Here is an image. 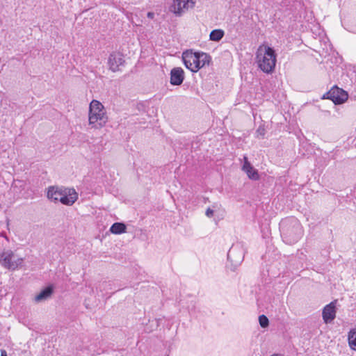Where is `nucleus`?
<instances>
[{"mask_svg": "<svg viewBox=\"0 0 356 356\" xmlns=\"http://www.w3.org/2000/svg\"><path fill=\"white\" fill-rule=\"evenodd\" d=\"M280 229L284 242L289 245L297 243L303 235L302 227L295 218L282 220L280 223Z\"/></svg>", "mask_w": 356, "mask_h": 356, "instance_id": "obj_1", "label": "nucleus"}, {"mask_svg": "<svg viewBox=\"0 0 356 356\" xmlns=\"http://www.w3.org/2000/svg\"><path fill=\"white\" fill-rule=\"evenodd\" d=\"M256 62L259 68L265 73H271L275 67L276 54L273 48L261 44L256 52Z\"/></svg>", "mask_w": 356, "mask_h": 356, "instance_id": "obj_2", "label": "nucleus"}, {"mask_svg": "<svg viewBox=\"0 0 356 356\" xmlns=\"http://www.w3.org/2000/svg\"><path fill=\"white\" fill-rule=\"evenodd\" d=\"M47 196L52 202H60L67 206L72 205L78 199V193L74 188L58 186H49Z\"/></svg>", "mask_w": 356, "mask_h": 356, "instance_id": "obj_3", "label": "nucleus"}, {"mask_svg": "<svg viewBox=\"0 0 356 356\" xmlns=\"http://www.w3.org/2000/svg\"><path fill=\"white\" fill-rule=\"evenodd\" d=\"M89 125L92 129H100L108 122V116L104 105L99 101L93 99L89 105Z\"/></svg>", "mask_w": 356, "mask_h": 356, "instance_id": "obj_4", "label": "nucleus"}, {"mask_svg": "<svg viewBox=\"0 0 356 356\" xmlns=\"http://www.w3.org/2000/svg\"><path fill=\"white\" fill-rule=\"evenodd\" d=\"M24 259L15 254L11 250H4L0 252V264L9 270H15L22 266Z\"/></svg>", "mask_w": 356, "mask_h": 356, "instance_id": "obj_5", "label": "nucleus"}, {"mask_svg": "<svg viewBox=\"0 0 356 356\" xmlns=\"http://www.w3.org/2000/svg\"><path fill=\"white\" fill-rule=\"evenodd\" d=\"M245 252V250L243 244L238 242L233 244L230 248L227 253V258L236 265L240 264L244 259Z\"/></svg>", "mask_w": 356, "mask_h": 356, "instance_id": "obj_6", "label": "nucleus"}, {"mask_svg": "<svg viewBox=\"0 0 356 356\" xmlns=\"http://www.w3.org/2000/svg\"><path fill=\"white\" fill-rule=\"evenodd\" d=\"M348 93L341 88L337 86L331 88L323 97L332 100L335 104H340L348 99Z\"/></svg>", "mask_w": 356, "mask_h": 356, "instance_id": "obj_7", "label": "nucleus"}, {"mask_svg": "<svg viewBox=\"0 0 356 356\" xmlns=\"http://www.w3.org/2000/svg\"><path fill=\"white\" fill-rule=\"evenodd\" d=\"M182 59L186 68L193 72H197V52H193L192 50H187L183 53Z\"/></svg>", "mask_w": 356, "mask_h": 356, "instance_id": "obj_8", "label": "nucleus"}, {"mask_svg": "<svg viewBox=\"0 0 356 356\" xmlns=\"http://www.w3.org/2000/svg\"><path fill=\"white\" fill-rule=\"evenodd\" d=\"M193 6L194 2L192 0H173L170 10L177 16H181L189 8Z\"/></svg>", "mask_w": 356, "mask_h": 356, "instance_id": "obj_9", "label": "nucleus"}, {"mask_svg": "<svg viewBox=\"0 0 356 356\" xmlns=\"http://www.w3.org/2000/svg\"><path fill=\"white\" fill-rule=\"evenodd\" d=\"M336 300L325 305L322 312L323 321L325 323H330L336 317Z\"/></svg>", "mask_w": 356, "mask_h": 356, "instance_id": "obj_10", "label": "nucleus"}, {"mask_svg": "<svg viewBox=\"0 0 356 356\" xmlns=\"http://www.w3.org/2000/svg\"><path fill=\"white\" fill-rule=\"evenodd\" d=\"M124 63V60L123 56L120 53H113L110 54L108 58V65L110 66V69L113 72H116L120 70V67L123 65Z\"/></svg>", "mask_w": 356, "mask_h": 356, "instance_id": "obj_11", "label": "nucleus"}, {"mask_svg": "<svg viewBox=\"0 0 356 356\" xmlns=\"http://www.w3.org/2000/svg\"><path fill=\"white\" fill-rule=\"evenodd\" d=\"M184 79V72L181 67H174L170 72V83L173 86L181 85Z\"/></svg>", "mask_w": 356, "mask_h": 356, "instance_id": "obj_12", "label": "nucleus"}, {"mask_svg": "<svg viewBox=\"0 0 356 356\" xmlns=\"http://www.w3.org/2000/svg\"><path fill=\"white\" fill-rule=\"evenodd\" d=\"M244 163L242 170L247 174L248 177L252 180H257L259 178L257 170H255L251 163L248 161V157H243Z\"/></svg>", "mask_w": 356, "mask_h": 356, "instance_id": "obj_13", "label": "nucleus"}, {"mask_svg": "<svg viewBox=\"0 0 356 356\" xmlns=\"http://www.w3.org/2000/svg\"><path fill=\"white\" fill-rule=\"evenodd\" d=\"M53 293V289L51 286H47L41 291L37 296H35V301L40 302L48 299Z\"/></svg>", "mask_w": 356, "mask_h": 356, "instance_id": "obj_14", "label": "nucleus"}, {"mask_svg": "<svg viewBox=\"0 0 356 356\" xmlns=\"http://www.w3.org/2000/svg\"><path fill=\"white\" fill-rule=\"evenodd\" d=\"M198 60H197V71L205 66L209 65L211 60V56L204 52H197Z\"/></svg>", "mask_w": 356, "mask_h": 356, "instance_id": "obj_15", "label": "nucleus"}, {"mask_svg": "<svg viewBox=\"0 0 356 356\" xmlns=\"http://www.w3.org/2000/svg\"><path fill=\"white\" fill-rule=\"evenodd\" d=\"M127 227L122 222H115L113 223L111 228L110 232L115 234H120L126 232Z\"/></svg>", "mask_w": 356, "mask_h": 356, "instance_id": "obj_16", "label": "nucleus"}, {"mask_svg": "<svg viewBox=\"0 0 356 356\" xmlns=\"http://www.w3.org/2000/svg\"><path fill=\"white\" fill-rule=\"evenodd\" d=\"M348 342L350 348L356 351V327L350 329L348 332Z\"/></svg>", "mask_w": 356, "mask_h": 356, "instance_id": "obj_17", "label": "nucleus"}, {"mask_svg": "<svg viewBox=\"0 0 356 356\" xmlns=\"http://www.w3.org/2000/svg\"><path fill=\"white\" fill-rule=\"evenodd\" d=\"M224 35V31L222 29H215L210 33L209 39L211 41L218 42L223 38Z\"/></svg>", "mask_w": 356, "mask_h": 356, "instance_id": "obj_18", "label": "nucleus"}, {"mask_svg": "<svg viewBox=\"0 0 356 356\" xmlns=\"http://www.w3.org/2000/svg\"><path fill=\"white\" fill-rule=\"evenodd\" d=\"M259 325L261 327H266L269 324L268 318L265 315L259 316Z\"/></svg>", "mask_w": 356, "mask_h": 356, "instance_id": "obj_19", "label": "nucleus"}, {"mask_svg": "<svg viewBox=\"0 0 356 356\" xmlns=\"http://www.w3.org/2000/svg\"><path fill=\"white\" fill-rule=\"evenodd\" d=\"M256 133L257 134V136H261L262 137L264 136V135H265V129H264V127L260 126L257 129Z\"/></svg>", "mask_w": 356, "mask_h": 356, "instance_id": "obj_20", "label": "nucleus"}, {"mask_svg": "<svg viewBox=\"0 0 356 356\" xmlns=\"http://www.w3.org/2000/svg\"><path fill=\"white\" fill-rule=\"evenodd\" d=\"M213 213H214V211H213V209H210V208H208V209H207V211H206V216H207V217H209V218H211V217H212V216H213Z\"/></svg>", "mask_w": 356, "mask_h": 356, "instance_id": "obj_21", "label": "nucleus"}, {"mask_svg": "<svg viewBox=\"0 0 356 356\" xmlns=\"http://www.w3.org/2000/svg\"><path fill=\"white\" fill-rule=\"evenodd\" d=\"M147 16L149 19H153L154 17V13L153 12H148Z\"/></svg>", "mask_w": 356, "mask_h": 356, "instance_id": "obj_22", "label": "nucleus"}, {"mask_svg": "<svg viewBox=\"0 0 356 356\" xmlns=\"http://www.w3.org/2000/svg\"><path fill=\"white\" fill-rule=\"evenodd\" d=\"M1 356H8L7 355V353L5 350H1Z\"/></svg>", "mask_w": 356, "mask_h": 356, "instance_id": "obj_23", "label": "nucleus"}]
</instances>
